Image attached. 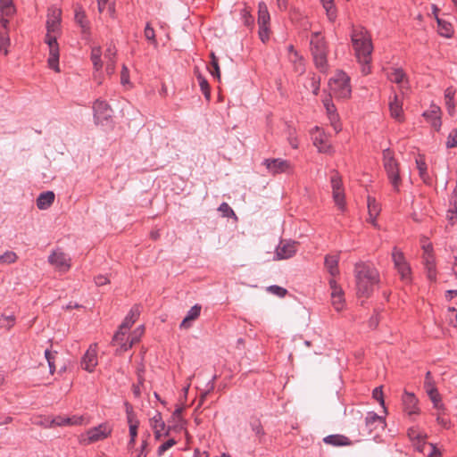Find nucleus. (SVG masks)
<instances>
[{
	"mask_svg": "<svg viewBox=\"0 0 457 457\" xmlns=\"http://www.w3.org/2000/svg\"><path fill=\"white\" fill-rule=\"evenodd\" d=\"M326 14L330 21H333L337 18V9L334 4V0H320Z\"/></svg>",
	"mask_w": 457,
	"mask_h": 457,
	"instance_id": "nucleus-35",
	"label": "nucleus"
},
{
	"mask_svg": "<svg viewBox=\"0 0 457 457\" xmlns=\"http://www.w3.org/2000/svg\"><path fill=\"white\" fill-rule=\"evenodd\" d=\"M328 87L337 98L348 99L352 95L350 77L343 71H337L335 76L329 79Z\"/></svg>",
	"mask_w": 457,
	"mask_h": 457,
	"instance_id": "nucleus-4",
	"label": "nucleus"
},
{
	"mask_svg": "<svg viewBox=\"0 0 457 457\" xmlns=\"http://www.w3.org/2000/svg\"><path fill=\"white\" fill-rule=\"evenodd\" d=\"M389 109L391 116L398 120H401L403 114L402 104L398 100L397 96L395 95L393 101L389 103Z\"/></svg>",
	"mask_w": 457,
	"mask_h": 457,
	"instance_id": "nucleus-34",
	"label": "nucleus"
},
{
	"mask_svg": "<svg viewBox=\"0 0 457 457\" xmlns=\"http://www.w3.org/2000/svg\"><path fill=\"white\" fill-rule=\"evenodd\" d=\"M219 211H220L225 217L235 215L234 211L227 203H222L219 207Z\"/></svg>",
	"mask_w": 457,
	"mask_h": 457,
	"instance_id": "nucleus-62",
	"label": "nucleus"
},
{
	"mask_svg": "<svg viewBox=\"0 0 457 457\" xmlns=\"http://www.w3.org/2000/svg\"><path fill=\"white\" fill-rule=\"evenodd\" d=\"M429 387L436 388L432 381L431 372L428 371L426 373V378H425V381H424V388L426 389V392L429 391Z\"/></svg>",
	"mask_w": 457,
	"mask_h": 457,
	"instance_id": "nucleus-64",
	"label": "nucleus"
},
{
	"mask_svg": "<svg viewBox=\"0 0 457 457\" xmlns=\"http://www.w3.org/2000/svg\"><path fill=\"white\" fill-rule=\"evenodd\" d=\"M251 430L254 433L258 444L265 443L266 433L259 419H252L249 422Z\"/></svg>",
	"mask_w": 457,
	"mask_h": 457,
	"instance_id": "nucleus-22",
	"label": "nucleus"
},
{
	"mask_svg": "<svg viewBox=\"0 0 457 457\" xmlns=\"http://www.w3.org/2000/svg\"><path fill=\"white\" fill-rule=\"evenodd\" d=\"M366 427L370 432H372L375 429H384L386 427V420L383 417L378 415L374 411H370L367 413L365 418Z\"/></svg>",
	"mask_w": 457,
	"mask_h": 457,
	"instance_id": "nucleus-18",
	"label": "nucleus"
},
{
	"mask_svg": "<svg viewBox=\"0 0 457 457\" xmlns=\"http://www.w3.org/2000/svg\"><path fill=\"white\" fill-rule=\"evenodd\" d=\"M288 60L293 64L295 71L303 74L305 71L303 59L298 53L288 54Z\"/></svg>",
	"mask_w": 457,
	"mask_h": 457,
	"instance_id": "nucleus-31",
	"label": "nucleus"
},
{
	"mask_svg": "<svg viewBox=\"0 0 457 457\" xmlns=\"http://www.w3.org/2000/svg\"><path fill=\"white\" fill-rule=\"evenodd\" d=\"M46 421L48 422L46 427H49V428L54 427V426H58V427L69 426V422H70V420H67V417H62V416L54 417L52 420H46Z\"/></svg>",
	"mask_w": 457,
	"mask_h": 457,
	"instance_id": "nucleus-46",
	"label": "nucleus"
},
{
	"mask_svg": "<svg viewBox=\"0 0 457 457\" xmlns=\"http://www.w3.org/2000/svg\"><path fill=\"white\" fill-rule=\"evenodd\" d=\"M258 25H259V37H260V39L263 43H265L270 38L269 24H265V25L258 24Z\"/></svg>",
	"mask_w": 457,
	"mask_h": 457,
	"instance_id": "nucleus-49",
	"label": "nucleus"
},
{
	"mask_svg": "<svg viewBox=\"0 0 457 457\" xmlns=\"http://www.w3.org/2000/svg\"><path fill=\"white\" fill-rule=\"evenodd\" d=\"M144 36L145 39L152 44L154 47L158 46V42L156 40L155 37V31L154 28L151 26L150 22H147L145 24V29H144Z\"/></svg>",
	"mask_w": 457,
	"mask_h": 457,
	"instance_id": "nucleus-38",
	"label": "nucleus"
},
{
	"mask_svg": "<svg viewBox=\"0 0 457 457\" xmlns=\"http://www.w3.org/2000/svg\"><path fill=\"white\" fill-rule=\"evenodd\" d=\"M112 431V428L110 424L104 422L101 423L96 427L91 428L87 431V438H83L84 444H92L95 442L102 441L107 438Z\"/></svg>",
	"mask_w": 457,
	"mask_h": 457,
	"instance_id": "nucleus-7",
	"label": "nucleus"
},
{
	"mask_svg": "<svg viewBox=\"0 0 457 457\" xmlns=\"http://www.w3.org/2000/svg\"><path fill=\"white\" fill-rule=\"evenodd\" d=\"M13 324H14V318L12 315H9V316L2 315L0 317V325L2 327L10 328L13 326Z\"/></svg>",
	"mask_w": 457,
	"mask_h": 457,
	"instance_id": "nucleus-56",
	"label": "nucleus"
},
{
	"mask_svg": "<svg viewBox=\"0 0 457 457\" xmlns=\"http://www.w3.org/2000/svg\"><path fill=\"white\" fill-rule=\"evenodd\" d=\"M241 16L245 26L249 27L253 24V17L246 8L242 10Z\"/></svg>",
	"mask_w": 457,
	"mask_h": 457,
	"instance_id": "nucleus-58",
	"label": "nucleus"
},
{
	"mask_svg": "<svg viewBox=\"0 0 457 457\" xmlns=\"http://www.w3.org/2000/svg\"><path fill=\"white\" fill-rule=\"evenodd\" d=\"M144 332V327L140 326L138 327L134 332L133 335L130 337V340L129 341V338L125 341H119L118 343H113L114 345H118L120 346V351L125 352L128 351L129 348L132 347L134 344L139 341V338L141 335Z\"/></svg>",
	"mask_w": 457,
	"mask_h": 457,
	"instance_id": "nucleus-21",
	"label": "nucleus"
},
{
	"mask_svg": "<svg viewBox=\"0 0 457 457\" xmlns=\"http://www.w3.org/2000/svg\"><path fill=\"white\" fill-rule=\"evenodd\" d=\"M116 48L113 45H109L105 50V53H104V58L107 60V61H115V57H116Z\"/></svg>",
	"mask_w": 457,
	"mask_h": 457,
	"instance_id": "nucleus-60",
	"label": "nucleus"
},
{
	"mask_svg": "<svg viewBox=\"0 0 457 457\" xmlns=\"http://www.w3.org/2000/svg\"><path fill=\"white\" fill-rule=\"evenodd\" d=\"M297 243L290 240H281L276 248L275 256L278 260L292 257L296 252Z\"/></svg>",
	"mask_w": 457,
	"mask_h": 457,
	"instance_id": "nucleus-14",
	"label": "nucleus"
},
{
	"mask_svg": "<svg viewBox=\"0 0 457 457\" xmlns=\"http://www.w3.org/2000/svg\"><path fill=\"white\" fill-rule=\"evenodd\" d=\"M448 322L453 327H457V310L454 307L448 308Z\"/></svg>",
	"mask_w": 457,
	"mask_h": 457,
	"instance_id": "nucleus-55",
	"label": "nucleus"
},
{
	"mask_svg": "<svg viewBox=\"0 0 457 457\" xmlns=\"http://www.w3.org/2000/svg\"><path fill=\"white\" fill-rule=\"evenodd\" d=\"M423 258L425 268L427 270L428 278L431 281H435L436 278L435 258L433 255L429 254L428 256H424Z\"/></svg>",
	"mask_w": 457,
	"mask_h": 457,
	"instance_id": "nucleus-30",
	"label": "nucleus"
},
{
	"mask_svg": "<svg viewBox=\"0 0 457 457\" xmlns=\"http://www.w3.org/2000/svg\"><path fill=\"white\" fill-rule=\"evenodd\" d=\"M430 400L432 401L434 407L439 409L442 407L441 397L436 388H430L427 391Z\"/></svg>",
	"mask_w": 457,
	"mask_h": 457,
	"instance_id": "nucleus-43",
	"label": "nucleus"
},
{
	"mask_svg": "<svg viewBox=\"0 0 457 457\" xmlns=\"http://www.w3.org/2000/svg\"><path fill=\"white\" fill-rule=\"evenodd\" d=\"M48 48H49V57H48L49 68L53 69L56 72H59L60 69H59V46H58V43L48 46Z\"/></svg>",
	"mask_w": 457,
	"mask_h": 457,
	"instance_id": "nucleus-25",
	"label": "nucleus"
},
{
	"mask_svg": "<svg viewBox=\"0 0 457 457\" xmlns=\"http://www.w3.org/2000/svg\"><path fill=\"white\" fill-rule=\"evenodd\" d=\"M436 21L438 27V33L445 37H451L453 33L452 24L438 17H436Z\"/></svg>",
	"mask_w": 457,
	"mask_h": 457,
	"instance_id": "nucleus-32",
	"label": "nucleus"
},
{
	"mask_svg": "<svg viewBox=\"0 0 457 457\" xmlns=\"http://www.w3.org/2000/svg\"><path fill=\"white\" fill-rule=\"evenodd\" d=\"M267 291L273 294V295H276L279 297H284L287 291L286 288L284 287H281L279 286H277V285H272V286H270L268 288H267Z\"/></svg>",
	"mask_w": 457,
	"mask_h": 457,
	"instance_id": "nucleus-52",
	"label": "nucleus"
},
{
	"mask_svg": "<svg viewBox=\"0 0 457 457\" xmlns=\"http://www.w3.org/2000/svg\"><path fill=\"white\" fill-rule=\"evenodd\" d=\"M322 106L326 112L327 117L330 122V125L334 128L335 131L337 133L341 130V124L339 122V114L337 112V107L334 104L331 95L326 96L322 100Z\"/></svg>",
	"mask_w": 457,
	"mask_h": 457,
	"instance_id": "nucleus-9",
	"label": "nucleus"
},
{
	"mask_svg": "<svg viewBox=\"0 0 457 457\" xmlns=\"http://www.w3.org/2000/svg\"><path fill=\"white\" fill-rule=\"evenodd\" d=\"M338 262L337 255H327L325 257V268L333 278L339 273Z\"/></svg>",
	"mask_w": 457,
	"mask_h": 457,
	"instance_id": "nucleus-26",
	"label": "nucleus"
},
{
	"mask_svg": "<svg viewBox=\"0 0 457 457\" xmlns=\"http://www.w3.org/2000/svg\"><path fill=\"white\" fill-rule=\"evenodd\" d=\"M17 260V254L12 251H6L0 255V264H11Z\"/></svg>",
	"mask_w": 457,
	"mask_h": 457,
	"instance_id": "nucleus-45",
	"label": "nucleus"
},
{
	"mask_svg": "<svg viewBox=\"0 0 457 457\" xmlns=\"http://www.w3.org/2000/svg\"><path fill=\"white\" fill-rule=\"evenodd\" d=\"M62 11L57 7L48 9L46 29L49 33L56 34L60 30Z\"/></svg>",
	"mask_w": 457,
	"mask_h": 457,
	"instance_id": "nucleus-15",
	"label": "nucleus"
},
{
	"mask_svg": "<svg viewBox=\"0 0 457 457\" xmlns=\"http://www.w3.org/2000/svg\"><path fill=\"white\" fill-rule=\"evenodd\" d=\"M196 78H197L199 87H200L202 93L204 94V97L207 100H210L211 91H210V86H209L207 79L201 73H198Z\"/></svg>",
	"mask_w": 457,
	"mask_h": 457,
	"instance_id": "nucleus-39",
	"label": "nucleus"
},
{
	"mask_svg": "<svg viewBox=\"0 0 457 457\" xmlns=\"http://www.w3.org/2000/svg\"><path fill=\"white\" fill-rule=\"evenodd\" d=\"M211 58H212L211 65L213 69L212 71H211V73L214 78H217L218 79H220V66H219V62H218V58L215 56L214 53H211Z\"/></svg>",
	"mask_w": 457,
	"mask_h": 457,
	"instance_id": "nucleus-48",
	"label": "nucleus"
},
{
	"mask_svg": "<svg viewBox=\"0 0 457 457\" xmlns=\"http://www.w3.org/2000/svg\"><path fill=\"white\" fill-rule=\"evenodd\" d=\"M0 11L3 16L12 17L16 9L12 0H0Z\"/></svg>",
	"mask_w": 457,
	"mask_h": 457,
	"instance_id": "nucleus-36",
	"label": "nucleus"
},
{
	"mask_svg": "<svg viewBox=\"0 0 457 457\" xmlns=\"http://www.w3.org/2000/svg\"><path fill=\"white\" fill-rule=\"evenodd\" d=\"M202 306L199 303H195L194 306H192L181 321L179 328L184 329L191 328L192 322L199 318Z\"/></svg>",
	"mask_w": 457,
	"mask_h": 457,
	"instance_id": "nucleus-19",
	"label": "nucleus"
},
{
	"mask_svg": "<svg viewBox=\"0 0 457 457\" xmlns=\"http://www.w3.org/2000/svg\"><path fill=\"white\" fill-rule=\"evenodd\" d=\"M416 164L421 179L425 183H429L430 178L427 172V164L425 161L421 158L416 159Z\"/></svg>",
	"mask_w": 457,
	"mask_h": 457,
	"instance_id": "nucleus-40",
	"label": "nucleus"
},
{
	"mask_svg": "<svg viewBox=\"0 0 457 457\" xmlns=\"http://www.w3.org/2000/svg\"><path fill=\"white\" fill-rule=\"evenodd\" d=\"M356 294L359 297L368 298L374 287L379 283V273L372 265L360 262L354 266Z\"/></svg>",
	"mask_w": 457,
	"mask_h": 457,
	"instance_id": "nucleus-2",
	"label": "nucleus"
},
{
	"mask_svg": "<svg viewBox=\"0 0 457 457\" xmlns=\"http://www.w3.org/2000/svg\"><path fill=\"white\" fill-rule=\"evenodd\" d=\"M316 147L318 148V151L320 153L330 154L333 152L332 145L328 141V138L326 137H325V138L320 137V145H316Z\"/></svg>",
	"mask_w": 457,
	"mask_h": 457,
	"instance_id": "nucleus-44",
	"label": "nucleus"
},
{
	"mask_svg": "<svg viewBox=\"0 0 457 457\" xmlns=\"http://www.w3.org/2000/svg\"><path fill=\"white\" fill-rule=\"evenodd\" d=\"M455 96V90L449 87L445 91V105L447 112L449 115L453 116L455 114V104L453 102Z\"/></svg>",
	"mask_w": 457,
	"mask_h": 457,
	"instance_id": "nucleus-28",
	"label": "nucleus"
},
{
	"mask_svg": "<svg viewBox=\"0 0 457 457\" xmlns=\"http://www.w3.org/2000/svg\"><path fill=\"white\" fill-rule=\"evenodd\" d=\"M316 68L320 70V72L326 73L328 70V64L327 62V51L326 46L323 42L319 38L318 33H316Z\"/></svg>",
	"mask_w": 457,
	"mask_h": 457,
	"instance_id": "nucleus-12",
	"label": "nucleus"
},
{
	"mask_svg": "<svg viewBox=\"0 0 457 457\" xmlns=\"http://www.w3.org/2000/svg\"><path fill=\"white\" fill-rule=\"evenodd\" d=\"M408 436L411 440H417L418 442L424 439V436L415 428H409Z\"/></svg>",
	"mask_w": 457,
	"mask_h": 457,
	"instance_id": "nucleus-57",
	"label": "nucleus"
},
{
	"mask_svg": "<svg viewBox=\"0 0 457 457\" xmlns=\"http://www.w3.org/2000/svg\"><path fill=\"white\" fill-rule=\"evenodd\" d=\"M75 21L81 29L83 34L89 33L90 26L87 19L85 12L81 8H77L75 11Z\"/></svg>",
	"mask_w": 457,
	"mask_h": 457,
	"instance_id": "nucleus-27",
	"label": "nucleus"
},
{
	"mask_svg": "<svg viewBox=\"0 0 457 457\" xmlns=\"http://www.w3.org/2000/svg\"><path fill=\"white\" fill-rule=\"evenodd\" d=\"M175 445L176 441L173 438L169 439L168 441L164 442L158 447L157 455L162 456L167 450H169Z\"/></svg>",
	"mask_w": 457,
	"mask_h": 457,
	"instance_id": "nucleus-53",
	"label": "nucleus"
},
{
	"mask_svg": "<svg viewBox=\"0 0 457 457\" xmlns=\"http://www.w3.org/2000/svg\"><path fill=\"white\" fill-rule=\"evenodd\" d=\"M138 315L139 312L137 307H133L128 313V315L125 317L122 323L120 325L118 331L114 334L112 337V343H118L119 341L124 340L127 332L129 331L130 327L135 323Z\"/></svg>",
	"mask_w": 457,
	"mask_h": 457,
	"instance_id": "nucleus-8",
	"label": "nucleus"
},
{
	"mask_svg": "<svg viewBox=\"0 0 457 457\" xmlns=\"http://www.w3.org/2000/svg\"><path fill=\"white\" fill-rule=\"evenodd\" d=\"M102 56V49L100 46H94L91 50V61L93 62L94 69L96 71H99L103 68V62L101 59Z\"/></svg>",
	"mask_w": 457,
	"mask_h": 457,
	"instance_id": "nucleus-33",
	"label": "nucleus"
},
{
	"mask_svg": "<svg viewBox=\"0 0 457 457\" xmlns=\"http://www.w3.org/2000/svg\"><path fill=\"white\" fill-rule=\"evenodd\" d=\"M120 83L122 85H127L129 83V69L123 65L120 74Z\"/></svg>",
	"mask_w": 457,
	"mask_h": 457,
	"instance_id": "nucleus-63",
	"label": "nucleus"
},
{
	"mask_svg": "<svg viewBox=\"0 0 457 457\" xmlns=\"http://www.w3.org/2000/svg\"><path fill=\"white\" fill-rule=\"evenodd\" d=\"M262 164L273 175L287 172L290 170V162L280 158L264 159Z\"/></svg>",
	"mask_w": 457,
	"mask_h": 457,
	"instance_id": "nucleus-13",
	"label": "nucleus"
},
{
	"mask_svg": "<svg viewBox=\"0 0 457 457\" xmlns=\"http://www.w3.org/2000/svg\"><path fill=\"white\" fill-rule=\"evenodd\" d=\"M329 287L331 289V301L334 308L339 312L344 308L345 298H344V291L342 288L337 284L335 278L329 279Z\"/></svg>",
	"mask_w": 457,
	"mask_h": 457,
	"instance_id": "nucleus-16",
	"label": "nucleus"
},
{
	"mask_svg": "<svg viewBox=\"0 0 457 457\" xmlns=\"http://www.w3.org/2000/svg\"><path fill=\"white\" fill-rule=\"evenodd\" d=\"M350 36L357 61L361 64V72L367 75L370 72V64L372 59L373 45L371 37L362 26H353Z\"/></svg>",
	"mask_w": 457,
	"mask_h": 457,
	"instance_id": "nucleus-1",
	"label": "nucleus"
},
{
	"mask_svg": "<svg viewBox=\"0 0 457 457\" xmlns=\"http://www.w3.org/2000/svg\"><path fill=\"white\" fill-rule=\"evenodd\" d=\"M48 262L58 270L65 272L71 268V259L62 251L55 250L48 256Z\"/></svg>",
	"mask_w": 457,
	"mask_h": 457,
	"instance_id": "nucleus-11",
	"label": "nucleus"
},
{
	"mask_svg": "<svg viewBox=\"0 0 457 457\" xmlns=\"http://www.w3.org/2000/svg\"><path fill=\"white\" fill-rule=\"evenodd\" d=\"M392 259L395 264V268L397 270L403 280L410 278L411 268L405 260L403 253L397 247H394L392 252Z\"/></svg>",
	"mask_w": 457,
	"mask_h": 457,
	"instance_id": "nucleus-10",
	"label": "nucleus"
},
{
	"mask_svg": "<svg viewBox=\"0 0 457 457\" xmlns=\"http://www.w3.org/2000/svg\"><path fill=\"white\" fill-rule=\"evenodd\" d=\"M457 146V128L453 129L447 137L446 147L453 148Z\"/></svg>",
	"mask_w": 457,
	"mask_h": 457,
	"instance_id": "nucleus-51",
	"label": "nucleus"
},
{
	"mask_svg": "<svg viewBox=\"0 0 457 457\" xmlns=\"http://www.w3.org/2000/svg\"><path fill=\"white\" fill-rule=\"evenodd\" d=\"M372 396L374 399H376L382 406H384V397H383V391L382 386L376 387L372 392Z\"/></svg>",
	"mask_w": 457,
	"mask_h": 457,
	"instance_id": "nucleus-61",
	"label": "nucleus"
},
{
	"mask_svg": "<svg viewBox=\"0 0 457 457\" xmlns=\"http://www.w3.org/2000/svg\"><path fill=\"white\" fill-rule=\"evenodd\" d=\"M216 379V376H213V378H212V380H210L208 383H207V390L205 392H204L201 396H200V400H199V404L197 406V408L203 404L204 401L205 400L206 396L208 395V394L212 391L214 389V380Z\"/></svg>",
	"mask_w": 457,
	"mask_h": 457,
	"instance_id": "nucleus-54",
	"label": "nucleus"
},
{
	"mask_svg": "<svg viewBox=\"0 0 457 457\" xmlns=\"http://www.w3.org/2000/svg\"><path fill=\"white\" fill-rule=\"evenodd\" d=\"M330 184L332 187L333 199L339 210L344 212L345 210V193L342 187V179L338 172L333 170L330 176Z\"/></svg>",
	"mask_w": 457,
	"mask_h": 457,
	"instance_id": "nucleus-6",
	"label": "nucleus"
},
{
	"mask_svg": "<svg viewBox=\"0 0 457 457\" xmlns=\"http://www.w3.org/2000/svg\"><path fill=\"white\" fill-rule=\"evenodd\" d=\"M258 9V24H269L270 18L266 4L263 2L259 3Z\"/></svg>",
	"mask_w": 457,
	"mask_h": 457,
	"instance_id": "nucleus-37",
	"label": "nucleus"
},
{
	"mask_svg": "<svg viewBox=\"0 0 457 457\" xmlns=\"http://www.w3.org/2000/svg\"><path fill=\"white\" fill-rule=\"evenodd\" d=\"M10 45V38L8 36V30L6 29H0V51L4 52V54H8L7 47Z\"/></svg>",
	"mask_w": 457,
	"mask_h": 457,
	"instance_id": "nucleus-41",
	"label": "nucleus"
},
{
	"mask_svg": "<svg viewBox=\"0 0 457 457\" xmlns=\"http://www.w3.org/2000/svg\"><path fill=\"white\" fill-rule=\"evenodd\" d=\"M137 425H131L129 426V447H133L136 443V438L137 436Z\"/></svg>",
	"mask_w": 457,
	"mask_h": 457,
	"instance_id": "nucleus-59",
	"label": "nucleus"
},
{
	"mask_svg": "<svg viewBox=\"0 0 457 457\" xmlns=\"http://www.w3.org/2000/svg\"><path fill=\"white\" fill-rule=\"evenodd\" d=\"M152 428H165V423L162 420V414L156 411L155 415L150 420Z\"/></svg>",
	"mask_w": 457,
	"mask_h": 457,
	"instance_id": "nucleus-47",
	"label": "nucleus"
},
{
	"mask_svg": "<svg viewBox=\"0 0 457 457\" xmlns=\"http://www.w3.org/2000/svg\"><path fill=\"white\" fill-rule=\"evenodd\" d=\"M323 442L333 446L351 445V440L343 435H329L323 438Z\"/></svg>",
	"mask_w": 457,
	"mask_h": 457,
	"instance_id": "nucleus-24",
	"label": "nucleus"
},
{
	"mask_svg": "<svg viewBox=\"0 0 457 457\" xmlns=\"http://www.w3.org/2000/svg\"><path fill=\"white\" fill-rule=\"evenodd\" d=\"M94 120L97 125H107L112 117L113 111L104 100L97 99L93 105Z\"/></svg>",
	"mask_w": 457,
	"mask_h": 457,
	"instance_id": "nucleus-5",
	"label": "nucleus"
},
{
	"mask_svg": "<svg viewBox=\"0 0 457 457\" xmlns=\"http://www.w3.org/2000/svg\"><path fill=\"white\" fill-rule=\"evenodd\" d=\"M418 399L412 393L404 392L403 395V404L404 407V411L409 414H417L419 412V409L417 407Z\"/></svg>",
	"mask_w": 457,
	"mask_h": 457,
	"instance_id": "nucleus-20",
	"label": "nucleus"
},
{
	"mask_svg": "<svg viewBox=\"0 0 457 457\" xmlns=\"http://www.w3.org/2000/svg\"><path fill=\"white\" fill-rule=\"evenodd\" d=\"M54 201V194L52 191L41 193L37 198V207L39 210H46Z\"/></svg>",
	"mask_w": 457,
	"mask_h": 457,
	"instance_id": "nucleus-23",
	"label": "nucleus"
},
{
	"mask_svg": "<svg viewBox=\"0 0 457 457\" xmlns=\"http://www.w3.org/2000/svg\"><path fill=\"white\" fill-rule=\"evenodd\" d=\"M441 109L437 105H431V109L428 112H425L423 113V116L426 117L428 120H431L436 117H441Z\"/></svg>",
	"mask_w": 457,
	"mask_h": 457,
	"instance_id": "nucleus-50",
	"label": "nucleus"
},
{
	"mask_svg": "<svg viewBox=\"0 0 457 457\" xmlns=\"http://www.w3.org/2000/svg\"><path fill=\"white\" fill-rule=\"evenodd\" d=\"M387 78L390 81L401 85L403 87V84H408L406 79V74L403 69H395L393 71L387 74Z\"/></svg>",
	"mask_w": 457,
	"mask_h": 457,
	"instance_id": "nucleus-29",
	"label": "nucleus"
},
{
	"mask_svg": "<svg viewBox=\"0 0 457 457\" xmlns=\"http://www.w3.org/2000/svg\"><path fill=\"white\" fill-rule=\"evenodd\" d=\"M97 365L96 345H90L82 357L81 367L83 370L92 372Z\"/></svg>",
	"mask_w": 457,
	"mask_h": 457,
	"instance_id": "nucleus-17",
	"label": "nucleus"
},
{
	"mask_svg": "<svg viewBox=\"0 0 457 457\" xmlns=\"http://www.w3.org/2000/svg\"><path fill=\"white\" fill-rule=\"evenodd\" d=\"M383 155V167L386 170L387 179L391 183L395 191L399 192V187L402 183L400 176V163L395 158V154L390 148H386L382 152Z\"/></svg>",
	"mask_w": 457,
	"mask_h": 457,
	"instance_id": "nucleus-3",
	"label": "nucleus"
},
{
	"mask_svg": "<svg viewBox=\"0 0 457 457\" xmlns=\"http://www.w3.org/2000/svg\"><path fill=\"white\" fill-rule=\"evenodd\" d=\"M368 212L370 217H378L380 212L379 204L377 203L375 198L368 197Z\"/></svg>",
	"mask_w": 457,
	"mask_h": 457,
	"instance_id": "nucleus-42",
	"label": "nucleus"
}]
</instances>
